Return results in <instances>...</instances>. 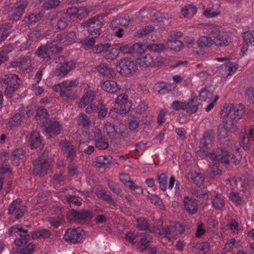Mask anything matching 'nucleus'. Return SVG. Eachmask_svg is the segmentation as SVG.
I'll return each mask as SVG.
<instances>
[{
  "label": "nucleus",
  "mask_w": 254,
  "mask_h": 254,
  "mask_svg": "<svg viewBox=\"0 0 254 254\" xmlns=\"http://www.w3.org/2000/svg\"><path fill=\"white\" fill-rule=\"evenodd\" d=\"M95 98V93L92 90L86 91L80 99L79 103L80 108H84L87 104L92 102Z\"/></svg>",
  "instance_id": "22"
},
{
  "label": "nucleus",
  "mask_w": 254,
  "mask_h": 254,
  "mask_svg": "<svg viewBox=\"0 0 254 254\" xmlns=\"http://www.w3.org/2000/svg\"><path fill=\"white\" fill-rule=\"evenodd\" d=\"M136 222V227L139 230H146L148 228L149 223L146 218H139L137 219Z\"/></svg>",
  "instance_id": "49"
},
{
  "label": "nucleus",
  "mask_w": 254,
  "mask_h": 254,
  "mask_svg": "<svg viewBox=\"0 0 254 254\" xmlns=\"http://www.w3.org/2000/svg\"><path fill=\"white\" fill-rule=\"evenodd\" d=\"M97 112H98V118L100 119H102L106 116L107 110L104 105L102 103H99Z\"/></svg>",
  "instance_id": "61"
},
{
  "label": "nucleus",
  "mask_w": 254,
  "mask_h": 254,
  "mask_svg": "<svg viewBox=\"0 0 254 254\" xmlns=\"http://www.w3.org/2000/svg\"><path fill=\"white\" fill-rule=\"evenodd\" d=\"M191 179L198 187H200L203 183L205 178L201 173H194L191 176Z\"/></svg>",
  "instance_id": "46"
},
{
  "label": "nucleus",
  "mask_w": 254,
  "mask_h": 254,
  "mask_svg": "<svg viewBox=\"0 0 254 254\" xmlns=\"http://www.w3.org/2000/svg\"><path fill=\"white\" fill-rule=\"evenodd\" d=\"M74 65L75 64L72 61L64 63L56 68L54 71V74L57 77H64L74 67Z\"/></svg>",
  "instance_id": "16"
},
{
  "label": "nucleus",
  "mask_w": 254,
  "mask_h": 254,
  "mask_svg": "<svg viewBox=\"0 0 254 254\" xmlns=\"http://www.w3.org/2000/svg\"><path fill=\"white\" fill-rule=\"evenodd\" d=\"M102 88L106 92L114 93L119 89V85L113 80H106L101 83Z\"/></svg>",
  "instance_id": "18"
},
{
  "label": "nucleus",
  "mask_w": 254,
  "mask_h": 254,
  "mask_svg": "<svg viewBox=\"0 0 254 254\" xmlns=\"http://www.w3.org/2000/svg\"><path fill=\"white\" fill-rule=\"evenodd\" d=\"M103 129L108 135L112 133H117L115 126L110 122H107L104 124Z\"/></svg>",
  "instance_id": "60"
},
{
  "label": "nucleus",
  "mask_w": 254,
  "mask_h": 254,
  "mask_svg": "<svg viewBox=\"0 0 254 254\" xmlns=\"http://www.w3.org/2000/svg\"><path fill=\"white\" fill-rule=\"evenodd\" d=\"M252 140L249 138L248 136L243 134L242 137H240V145L245 150H248L250 149Z\"/></svg>",
  "instance_id": "52"
},
{
  "label": "nucleus",
  "mask_w": 254,
  "mask_h": 254,
  "mask_svg": "<svg viewBox=\"0 0 254 254\" xmlns=\"http://www.w3.org/2000/svg\"><path fill=\"white\" fill-rule=\"evenodd\" d=\"M21 117L19 114H16L8 122V126L12 128L14 127H17L20 125Z\"/></svg>",
  "instance_id": "54"
},
{
  "label": "nucleus",
  "mask_w": 254,
  "mask_h": 254,
  "mask_svg": "<svg viewBox=\"0 0 254 254\" xmlns=\"http://www.w3.org/2000/svg\"><path fill=\"white\" fill-rule=\"evenodd\" d=\"M49 162L44 154H41L33 162V173L35 176L42 177L46 175L50 169Z\"/></svg>",
  "instance_id": "4"
},
{
  "label": "nucleus",
  "mask_w": 254,
  "mask_h": 254,
  "mask_svg": "<svg viewBox=\"0 0 254 254\" xmlns=\"http://www.w3.org/2000/svg\"><path fill=\"white\" fill-rule=\"evenodd\" d=\"M29 140L31 148L40 147L42 145L40 133L38 131L32 132Z\"/></svg>",
  "instance_id": "24"
},
{
  "label": "nucleus",
  "mask_w": 254,
  "mask_h": 254,
  "mask_svg": "<svg viewBox=\"0 0 254 254\" xmlns=\"http://www.w3.org/2000/svg\"><path fill=\"white\" fill-rule=\"evenodd\" d=\"M103 23L99 19V16L96 15L89 18L81 24L82 27L86 28L90 36L98 37L103 30Z\"/></svg>",
  "instance_id": "3"
},
{
  "label": "nucleus",
  "mask_w": 254,
  "mask_h": 254,
  "mask_svg": "<svg viewBox=\"0 0 254 254\" xmlns=\"http://www.w3.org/2000/svg\"><path fill=\"white\" fill-rule=\"evenodd\" d=\"M35 248V245L30 243L24 248L19 249V253L21 254H32Z\"/></svg>",
  "instance_id": "64"
},
{
  "label": "nucleus",
  "mask_w": 254,
  "mask_h": 254,
  "mask_svg": "<svg viewBox=\"0 0 254 254\" xmlns=\"http://www.w3.org/2000/svg\"><path fill=\"white\" fill-rule=\"evenodd\" d=\"M53 89L56 92H59L60 96L64 99L71 98L74 95L73 91L71 88L54 86Z\"/></svg>",
  "instance_id": "20"
},
{
  "label": "nucleus",
  "mask_w": 254,
  "mask_h": 254,
  "mask_svg": "<svg viewBox=\"0 0 254 254\" xmlns=\"http://www.w3.org/2000/svg\"><path fill=\"white\" fill-rule=\"evenodd\" d=\"M243 38L248 45H254V30L244 33Z\"/></svg>",
  "instance_id": "50"
},
{
  "label": "nucleus",
  "mask_w": 254,
  "mask_h": 254,
  "mask_svg": "<svg viewBox=\"0 0 254 254\" xmlns=\"http://www.w3.org/2000/svg\"><path fill=\"white\" fill-rule=\"evenodd\" d=\"M230 184L232 186H235L239 190H243V188L248 189L251 188L252 186L254 185V182H251L249 184L246 182H243L240 178H234L230 181Z\"/></svg>",
  "instance_id": "23"
},
{
  "label": "nucleus",
  "mask_w": 254,
  "mask_h": 254,
  "mask_svg": "<svg viewBox=\"0 0 254 254\" xmlns=\"http://www.w3.org/2000/svg\"><path fill=\"white\" fill-rule=\"evenodd\" d=\"M183 232L184 228L183 226L177 223L173 226L164 227L158 233L161 235H164V237L168 238L170 240L171 238H175L176 236L181 234Z\"/></svg>",
  "instance_id": "9"
},
{
  "label": "nucleus",
  "mask_w": 254,
  "mask_h": 254,
  "mask_svg": "<svg viewBox=\"0 0 254 254\" xmlns=\"http://www.w3.org/2000/svg\"><path fill=\"white\" fill-rule=\"evenodd\" d=\"M45 135L48 138L55 137L59 135L62 131V127L57 121L50 120L47 127L43 128Z\"/></svg>",
  "instance_id": "10"
},
{
  "label": "nucleus",
  "mask_w": 254,
  "mask_h": 254,
  "mask_svg": "<svg viewBox=\"0 0 254 254\" xmlns=\"http://www.w3.org/2000/svg\"><path fill=\"white\" fill-rule=\"evenodd\" d=\"M118 52L117 49L112 48L108 50L104 55V57L107 60H113L115 59L118 56Z\"/></svg>",
  "instance_id": "57"
},
{
  "label": "nucleus",
  "mask_w": 254,
  "mask_h": 254,
  "mask_svg": "<svg viewBox=\"0 0 254 254\" xmlns=\"http://www.w3.org/2000/svg\"><path fill=\"white\" fill-rule=\"evenodd\" d=\"M166 45L168 48L175 51H180L184 46V44L181 41L176 39L169 40Z\"/></svg>",
  "instance_id": "30"
},
{
  "label": "nucleus",
  "mask_w": 254,
  "mask_h": 254,
  "mask_svg": "<svg viewBox=\"0 0 254 254\" xmlns=\"http://www.w3.org/2000/svg\"><path fill=\"white\" fill-rule=\"evenodd\" d=\"M140 122L139 119L134 115L130 116L127 119V124L129 129L131 130H135L137 128Z\"/></svg>",
  "instance_id": "33"
},
{
  "label": "nucleus",
  "mask_w": 254,
  "mask_h": 254,
  "mask_svg": "<svg viewBox=\"0 0 254 254\" xmlns=\"http://www.w3.org/2000/svg\"><path fill=\"white\" fill-rule=\"evenodd\" d=\"M64 240L72 244L80 243L82 239V234L75 229H68L64 236Z\"/></svg>",
  "instance_id": "14"
},
{
  "label": "nucleus",
  "mask_w": 254,
  "mask_h": 254,
  "mask_svg": "<svg viewBox=\"0 0 254 254\" xmlns=\"http://www.w3.org/2000/svg\"><path fill=\"white\" fill-rule=\"evenodd\" d=\"M60 146L66 159L70 162H72L76 156L74 145L67 140H62L60 142Z\"/></svg>",
  "instance_id": "11"
},
{
  "label": "nucleus",
  "mask_w": 254,
  "mask_h": 254,
  "mask_svg": "<svg viewBox=\"0 0 254 254\" xmlns=\"http://www.w3.org/2000/svg\"><path fill=\"white\" fill-rule=\"evenodd\" d=\"M212 205L217 210H222L225 206V197L220 193H216L212 201Z\"/></svg>",
  "instance_id": "19"
},
{
  "label": "nucleus",
  "mask_w": 254,
  "mask_h": 254,
  "mask_svg": "<svg viewBox=\"0 0 254 254\" xmlns=\"http://www.w3.org/2000/svg\"><path fill=\"white\" fill-rule=\"evenodd\" d=\"M191 192L194 196L198 198L208 199L210 197V192L202 189H192Z\"/></svg>",
  "instance_id": "34"
},
{
  "label": "nucleus",
  "mask_w": 254,
  "mask_h": 254,
  "mask_svg": "<svg viewBox=\"0 0 254 254\" xmlns=\"http://www.w3.org/2000/svg\"><path fill=\"white\" fill-rule=\"evenodd\" d=\"M41 17L40 13H32L27 17H25L23 20L24 24L29 25L37 22Z\"/></svg>",
  "instance_id": "36"
},
{
  "label": "nucleus",
  "mask_w": 254,
  "mask_h": 254,
  "mask_svg": "<svg viewBox=\"0 0 254 254\" xmlns=\"http://www.w3.org/2000/svg\"><path fill=\"white\" fill-rule=\"evenodd\" d=\"M27 4V0H19L15 3L9 11V19L13 21L20 20Z\"/></svg>",
  "instance_id": "6"
},
{
  "label": "nucleus",
  "mask_w": 254,
  "mask_h": 254,
  "mask_svg": "<svg viewBox=\"0 0 254 254\" xmlns=\"http://www.w3.org/2000/svg\"><path fill=\"white\" fill-rule=\"evenodd\" d=\"M146 49L148 50L155 53H160L165 51L166 50V46L164 44H150L146 46Z\"/></svg>",
  "instance_id": "32"
},
{
  "label": "nucleus",
  "mask_w": 254,
  "mask_h": 254,
  "mask_svg": "<svg viewBox=\"0 0 254 254\" xmlns=\"http://www.w3.org/2000/svg\"><path fill=\"white\" fill-rule=\"evenodd\" d=\"M108 186L109 188L115 194L117 195H121L122 190L119 187V186L114 183L113 182L108 181Z\"/></svg>",
  "instance_id": "62"
},
{
  "label": "nucleus",
  "mask_w": 254,
  "mask_h": 254,
  "mask_svg": "<svg viewBox=\"0 0 254 254\" xmlns=\"http://www.w3.org/2000/svg\"><path fill=\"white\" fill-rule=\"evenodd\" d=\"M28 61L29 59L28 58L22 57L20 58L18 60L11 62L10 63V65L12 67H20L21 68H23L26 69L27 67L28 66Z\"/></svg>",
  "instance_id": "31"
},
{
  "label": "nucleus",
  "mask_w": 254,
  "mask_h": 254,
  "mask_svg": "<svg viewBox=\"0 0 254 254\" xmlns=\"http://www.w3.org/2000/svg\"><path fill=\"white\" fill-rule=\"evenodd\" d=\"M210 159L214 163L220 162L224 165H228L230 162L228 151L221 147L218 148L210 153Z\"/></svg>",
  "instance_id": "7"
},
{
  "label": "nucleus",
  "mask_w": 254,
  "mask_h": 254,
  "mask_svg": "<svg viewBox=\"0 0 254 254\" xmlns=\"http://www.w3.org/2000/svg\"><path fill=\"white\" fill-rule=\"evenodd\" d=\"M156 180L159 184L160 189L163 191H165L167 190L168 180V177L166 174L162 173L160 175H157L156 177Z\"/></svg>",
  "instance_id": "35"
},
{
  "label": "nucleus",
  "mask_w": 254,
  "mask_h": 254,
  "mask_svg": "<svg viewBox=\"0 0 254 254\" xmlns=\"http://www.w3.org/2000/svg\"><path fill=\"white\" fill-rule=\"evenodd\" d=\"M12 159L14 160H18L23 161L24 160V155L23 154V150L21 148H18L14 150L12 152V155L11 156Z\"/></svg>",
  "instance_id": "58"
},
{
  "label": "nucleus",
  "mask_w": 254,
  "mask_h": 254,
  "mask_svg": "<svg viewBox=\"0 0 254 254\" xmlns=\"http://www.w3.org/2000/svg\"><path fill=\"white\" fill-rule=\"evenodd\" d=\"M116 69L124 76H130L136 72L137 65L134 61L125 58L117 65Z\"/></svg>",
  "instance_id": "5"
},
{
  "label": "nucleus",
  "mask_w": 254,
  "mask_h": 254,
  "mask_svg": "<svg viewBox=\"0 0 254 254\" xmlns=\"http://www.w3.org/2000/svg\"><path fill=\"white\" fill-rule=\"evenodd\" d=\"M211 34L214 39L212 40L213 44L218 47L226 46L229 42V38L226 34H221L219 31L215 30L212 31Z\"/></svg>",
  "instance_id": "13"
},
{
  "label": "nucleus",
  "mask_w": 254,
  "mask_h": 254,
  "mask_svg": "<svg viewBox=\"0 0 254 254\" xmlns=\"http://www.w3.org/2000/svg\"><path fill=\"white\" fill-rule=\"evenodd\" d=\"M221 114H224L223 118V126L228 131L234 132L237 129L235 124L244 114V107L241 104L234 106L233 104L226 105L221 110Z\"/></svg>",
  "instance_id": "1"
},
{
  "label": "nucleus",
  "mask_w": 254,
  "mask_h": 254,
  "mask_svg": "<svg viewBox=\"0 0 254 254\" xmlns=\"http://www.w3.org/2000/svg\"><path fill=\"white\" fill-rule=\"evenodd\" d=\"M93 217V213L89 210H72L67 216L68 219H73L79 223H84Z\"/></svg>",
  "instance_id": "8"
},
{
  "label": "nucleus",
  "mask_w": 254,
  "mask_h": 254,
  "mask_svg": "<svg viewBox=\"0 0 254 254\" xmlns=\"http://www.w3.org/2000/svg\"><path fill=\"white\" fill-rule=\"evenodd\" d=\"M18 235L19 238L15 240L14 243L18 247L25 245L30 240L31 237V234L30 235L28 233H23V232H19Z\"/></svg>",
  "instance_id": "27"
},
{
  "label": "nucleus",
  "mask_w": 254,
  "mask_h": 254,
  "mask_svg": "<svg viewBox=\"0 0 254 254\" xmlns=\"http://www.w3.org/2000/svg\"><path fill=\"white\" fill-rule=\"evenodd\" d=\"M49 115L47 110L43 108L39 107L37 110V113L35 116V118L37 121H42L43 119H47L49 118Z\"/></svg>",
  "instance_id": "45"
},
{
  "label": "nucleus",
  "mask_w": 254,
  "mask_h": 254,
  "mask_svg": "<svg viewBox=\"0 0 254 254\" xmlns=\"http://www.w3.org/2000/svg\"><path fill=\"white\" fill-rule=\"evenodd\" d=\"M97 196L101 198L103 200L108 201L111 204L114 203V201L113 198L112 197L111 192L108 190L107 191H100Z\"/></svg>",
  "instance_id": "47"
},
{
  "label": "nucleus",
  "mask_w": 254,
  "mask_h": 254,
  "mask_svg": "<svg viewBox=\"0 0 254 254\" xmlns=\"http://www.w3.org/2000/svg\"><path fill=\"white\" fill-rule=\"evenodd\" d=\"M21 202V200L19 198L14 200L9 206L8 213L9 214H12L14 212H16L19 206L21 205L20 203Z\"/></svg>",
  "instance_id": "53"
},
{
  "label": "nucleus",
  "mask_w": 254,
  "mask_h": 254,
  "mask_svg": "<svg viewBox=\"0 0 254 254\" xmlns=\"http://www.w3.org/2000/svg\"><path fill=\"white\" fill-rule=\"evenodd\" d=\"M96 38L94 36L86 37L81 41V43L82 45L86 46L88 48H91L94 45Z\"/></svg>",
  "instance_id": "63"
},
{
  "label": "nucleus",
  "mask_w": 254,
  "mask_h": 254,
  "mask_svg": "<svg viewBox=\"0 0 254 254\" xmlns=\"http://www.w3.org/2000/svg\"><path fill=\"white\" fill-rule=\"evenodd\" d=\"M133 21L132 18L128 16L116 18L112 21L110 26L112 28H116L119 26H127L130 22Z\"/></svg>",
  "instance_id": "17"
},
{
  "label": "nucleus",
  "mask_w": 254,
  "mask_h": 254,
  "mask_svg": "<svg viewBox=\"0 0 254 254\" xmlns=\"http://www.w3.org/2000/svg\"><path fill=\"white\" fill-rule=\"evenodd\" d=\"M197 97L195 96L191 98L188 102H186L187 105L185 110L190 114L196 112L198 110V104L197 103Z\"/></svg>",
  "instance_id": "28"
},
{
  "label": "nucleus",
  "mask_w": 254,
  "mask_h": 254,
  "mask_svg": "<svg viewBox=\"0 0 254 254\" xmlns=\"http://www.w3.org/2000/svg\"><path fill=\"white\" fill-rule=\"evenodd\" d=\"M79 125L83 127L88 128L91 126V122L89 118L84 113H81L78 118Z\"/></svg>",
  "instance_id": "41"
},
{
  "label": "nucleus",
  "mask_w": 254,
  "mask_h": 254,
  "mask_svg": "<svg viewBox=\"0 0 254 254\" xmlns=\"http://www.w3.org/2000/svg\"><path fill=\"white\" fill-rule=\"evenodd\" d=\"M62 36L63 40H64L63 43L64 42L70 43L73 42L76 38V33L73 31L65 32L63 33Z\"/></svg>",
  "instance_id": "48"
},
{
  "label": "nucleus",
  "mask_w": 254,
  "mask_h": 254,
  "mask_svg": "<svg viewBox=\"0 0 254 254\" xmlns=\"http://www.w3.org/2000/svg\"><path fill=\"white\" fill-rule=\"evenodd\" d=\"M197 44L201 47H210L213 44L212 39L208 36H202L197 40Z\"/></svg>",
  "instance_id": "51"
},
{
  "label": "nucleus",
  "mask_w": 254,
  "mask_h": 254,
  "mask_svg": "<svg viewBox=\"0 0 254 254\" xmlns=\"http://www.w3.org/2000/svg\"><path fill=\"white\" fill-rule=\"evenodd\" d=\"M19 232L23 233H28V230L26 229L23 228L21 225L16 224L10 227L8 230V233L9 236H13L16 233H19Z\"/></svg>",
  "instance_id": "39"
},
{
  "label": "nucleus",
  "mask_w": 254,
  "mask_h": 254,
  "mask_svg": "<svg viewBox=\"0 0 254 254\" xmlns=\"http://www.w3.org/2000/svg\"><path fill=\"white\" fill-rule=\"evenodd\" d=\"M97 70L103 75L110 78L115 74L114 70L106 64L102 63L96 67Z\"/></svg>",
  "instance_id": "21"
},
{
  "label": "nucleus",
  "mask_w": 254,
  "mask_h": 254,
  "mask_svg": "<svg viewBox=\"0 0 254 254\" xmlns=\"http://www.w3.org/2000/svg\"><path fill=\"white\" fill-rule=\"evenodd\" d=\"M48 51L50 55H56L60 53L62 50V47H59L56 44L53 43H47L46 44Z\"/></svg>",
  "instance_id": "42"
},
{
  "label": "nucleus",
  "mask_w": 254,
  "mask_h": 254,
  "mask_svg": "<svg viewBox=\"0 0 254 254\" xmlns=\"http://www.w3.org/2000/svg\"><path fill=\"white\" fill-rule=\"evenodd\" d=\"M111 47L110 43L100 44L95 46L93 48V51L96 54L104 53L105 54L108 50Z\"/></svg>",
  "instance_id": "44"
},
{
  "label": "nucleus",
  "mask_w": 254,
  "mask_h": 254,
  "mask_svg": "<svg viewBox=\"0 0 254 254\" xmlns=\"http://www.w3.org/2000/svg\"><path fill=\"white\" fill-rule=\"evenodd\" d=\"M184 206L187 212L190 214L196 213L198 209L197 201L191 197L185 196L183 200Z\"/></svg>",
  "instance_id": "15"
},
{
  "label": "nucleus",
  "mask_w": 254,
  "mask_h": 254,
  "mask_svg": "<svg viewBox=\"0 0 254 254\" xmlns=\"http://www.w3.org/2000/svg\"><path fill=\"white\" fill-rule=\"evenodd\" d=\"M60 3V0H47L43 4V7L45 9L54 8L59 6Z\"/></svg>",
  "instance_id": "56"
},
{
  "label": "nucleus",
  "mask_w": 254,
  "mask_h": 254,
  "mask_svg": "<svg viewBox=\"0 0 254 254\" xmlns=\"http://www.w3.org/2000/svg\"><path fill=\"white\" fill-rule=\"evenodd\" d=\"M142 235L140 232L130 231L126 233L125 238L129 243L134 244L137 241L138 237Z\"/></svg>",
  "instance_id": "37"
},
{
  "label": "nucleus",
  "mask_w": 254,
  "mask_h": 254,
  "mask_svg": "<svg viewBox=\"0 0 254 254\" xmlns=\"http://www.w3.org/2000/svg\"><path fill=\"white\" fill-rule=\"evenodd\" d=\"M42 32L41 30L35 29L28 34V40L36 41L41 38Z\"/></svg>",
  "instance_id": "59"
},
{
  "label": "nucleus",
  "mask_w": 254,
  "mask_h": 254,
  "mask_svg": "<svg viewBox=\"0 0 254 254\" xmlns=\"http://www.w3.org/2000/svg\"><path fill=\"white\" fill-rule=\"evenodd\" d=\"M51 235V232L47 229H42L37 231L31 232V237L32 239H46Z\"/></svg>",
  "instance_id": "29"
},
{
  "label": "nucleus",
  "mask_w": 254,
  "mask_h": 254,
  "mask_svg": "<svg viewBox=\"0 0 254 254\" xmlns=\"http://www.w3.org/2000/svg\"><path fill=\"white\" fill-rule=\"evenodd\" d=\"M78 84L79 83L77 79L66 80L56 85L55 86L66 88H71L76 87Z\"/></svg>",
  "instance_id": "43"
},
{
  "label": "nucleus",
  "mask_w": 254,
  "mask_h": 254,
  "mask_svg": "<svg viewBox=\"0 0 254 254\" xmlns=\"http://www.w3.org/2000/svg\"><path fill=\"white\" fill-rule=\"evenodd\" d=\"M78 8L72 7L67 9L65 14L67 20L74 21V18H77Z\"/></svg>",
  "instance_id": "40"
},
{
  "label": "nucleus",
  "mask_w": 254,
  "mask_h": 254,
  "mask_svg": "<svg viewBox=\"0 0 254 254\" xmlns=\"http://www.w3.org/2000/svg\"><path fill=\"white\" fill-rule=\"evenodd\" d=\"M194 248L203 253H207L210 249L209 244L206 242L197 243L194 245Z\"/></svg>",
  "instance_id": "55"
},
{
  "label": "nucleus",
  "mask_w": 254,
  "mask_h": 254,
  "mask_svg": "<svg viewBox=\"0 0 254 254\" xmlns=\"http://www.w3.org/2000/svg\"><path fill=\"white\" fill-rule=\"evenodd\" d=\"M138 64L142 67H149L153 64V57L149 55L145 56H140L137 59Z\"/></svg>",
  "instance_id": "26"
},
{
  "label": "nucleus",
  "mask_w": 254,
  "mask_h": 254,
  "mask_svg": "<svg viewBox=\"0 0 254 254\" xmlns=\"http://www.w3.org/2000/svg\"><path fill=\"white\" fill-rule=\"evenodd\" d=\"M214 141V133L212 130L206 131L202 138L201 139L199 143V147L201 149H208Z\"/></svg>",
  "instance_id": "12"
},
{
  "label": "nucleus",
  "mask_w": 254,
  "mask_h": 254,
  "mask_svg": "<svg viewBox=\"0 0 254 254\" xmlns=\"http://www.w3.org/2000/svg\"><path fill=\"white\" fill-rule=\"evenodd\" d=\"M207 171L210 177L213 179L219 178L222 174L221 170L218 168V167L215 165H210Z\"/></svg>",
  "instance_id": "38"
},
{
  "label": "nucleus",
  "mask_w": 254,
  "mask_h": 254,
  "mask_svg": "<svg viewBox=\"0 0 254 254\" xmlns=\"http://www.w3.org/2000/svg\"><path fill=\"white\" fill-rule=\"evenodd\" d=\"M19 82L20 79L15 74H6L1 77L0 83L5 85L4 94L7 98H11L18 89Z\"/></svg>",
  "instance_id": "2"
},
{
  "label": "nucleus",
  "mask_w": 254,
  "mask_h": 254,
  "mask_svg": "<svg viewBox=\"0 0 254 254\" xmlns=\"http://www.w3.org/2000/svg\"><path fill=\"white\" fill-rule=\"evenodd\" d=\"M113 158L111 156H100L96 158L95 166L100 168L104 166L110 165L112 163Z\"/></svg>",
  "instance_id": "25"
}]
</instances>
